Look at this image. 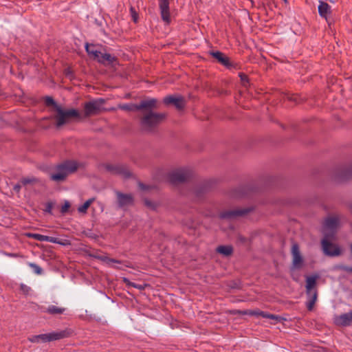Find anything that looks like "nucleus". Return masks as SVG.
Returning <instances> with one entry per match:
<instances>
[{"label":"nucleus","mask_w":352,"mask_h":352,"mask_svg":"<svg viewBox=\"0 0 352 352\" xmlns=\"http://www.w3.org/2000/svg\"><path fill=\"white\" fill-rule=\"evenodd\" d=\"M217 252L225 256H228L232 253V249L230 246H220L217 248Z\"/></svg>","instance_id":"4be33fe9"},{"label":"nucleus","mask_w":352,"mask_h":352,"mask_svg":"<svg viewBox=\"0 0 352 352\" xmlns=\"http://www.w3.org/2000/svg\"><path fill=\"white\" fill-rule=\"evenodd\" d=\"M292 267L299 269L302 266L303 258L300 254L298 245L294 244L292 247Z\"/></svg>","instance_id":"1a4fd4ad"},{"label":"nucleus","mask_w":352,"mask_h":352,"mask_svg":"<svg viewBox=\"0 0 352 352\" xmlns=\"http://www.w3.org/2000/svg\"><path fill=\"white\" fill-rule=\"evenodd\" d=\"M212 55L216 58L221 64L228 66L229 64L228 58L220 52H214Z\"/></svg>","instance_id":"a211bd4d"},{"label":"nucleus","mask_w":352,"mask_h":352,"mask_svg":"<svg viewBox=\"0 0 352 352\" xmlns=\"http://www.w3.org/2000/svg\"><path fill=\"white\" fill-rule=\"evenodd\" d=\"M284 1H285V2H286V1H287V0H284Z\"/></svg>","instance_id":"a19ab883"},{"label":"nucleus","mask_w":352,"mask_h":352,"mask_svg":"<svg viewBox=\"0 0 352 352\" xmlns=\"http://www.w3.org/2000/svg\"><path fill=\"white\" fill-rule=\"evenodd\" d=\"M261 316L263 318H269V316H270V314H267L266 312H261Z\"/></svg>","instance_id":"4c0bfd02"},{"label":"nucleus","mask_w":352,"mask_h":352,"mask_svg":"<svg viewBox=\"0 0 352 352\" xmlns=\"http://www.w3.org/2000/svg\"><path fill=\"white\" fill-rule=\"evenodd\" d=\"M192 175V170L188 167L180 168L173 170L170 177L173 181L182 182L188 179Z\"/></svg>","instance_id":"6e6552de"},{"label":"nucleus","mask_w":352,"mask_h":352,"mask_svg":"<svg viewBox=\"0 0 352 352\" xmlns=\"http://www.w3.org/2000/svg\"><path fill=\"white\" fill-rule=\"evenodd\" d=\"M124 282L126 283L129 285H131L133 287L138 288L140 290L144 289L145 287V285H138L133 283L129 282L126 278L124 279Z\"/></svg>","instance_id":"5701e85b"},{"label":"nucleus","mask_w":352,"mask_h":352,"mask_svg":"<svg viewBox=\"0 0 352 352\" xmlns=\"http://www.w3.org/2000/svg\"><path fill=\"white\" fill-rule=\"evenodd\" d=\"M145 204H146L148 207H149V208H155L156 207V204H154V203H153L152 201H148V200H146V201H145Z\"/></svg>","instance_id":"7c9ffc66"},{"label":"nucleus","mask_w":352,"mask_h":352,"mask_svg":"<svg viewBox=\"0 0 352 352\" xmlns=\"http://www.w3.org/2000/svg\"><path fill=\"white\" fill-rule=\"evenodd\" d=\"M261 311H259L258 309H255V310H248V311H243V314H249V315H254V316H261Z\"/></svg>","instance_id":"b1692460"},{"label":"nucleus","mask_w":352,"mask_h":352,"mask_svg":"<svg viewBox=\"0 0 352 352\" xmlns=\"http://www.w3.org/2000/svg\"><path fill=\"white\" fill-rule=\"evenodd\" d=\"M318 12L322 17L325 19L330 14L331 7L324 1H320L318 6Z\"/></svg>","instance_id":"2eb2a0df"},{"label":"nucleus","mask_w":352,"mask_h":352,"mask_svg":"<svg viewBox=\"0 0 352 352\" xmlns=\"http://www.w3.org/2000/svg\"><path fill=\"white\" fill-rule=\"evenodd\" d=\"M107 168H108L109 170L112 171V172H114V173H120V168H113V167H111V166H107Z\"/></svg>","instance_id":"f704fd0d"},{"label":"nucleus","mask_w":352,"mask_h":352,"mask_svg":"<svg viewBox=\"0 0 352 352\" xmlns=\"http://www.w3.org/2000/svg\"><path fill=\"white\" fill-rule=\"evenodd\" d=\"M347 177H352V170H349L348 173H347Z\"/></svg>","instance_id":"58836bf2"},{"label":"nucleus","mask_w":352,"mask_h":352,"mask_svg":"<svg viewBox=\"0 0 352 352\" xmlns=\"http://www.w3.org/2000/svg\"><path fill=\"white\" fill-rule=\"evenodd\" d=\"M117 196L118 204L122 208L128 207L132 205L133 203V198L129 194H122L118 192Z\"/></svg>","instance_id":"4468645a"},{"label":"nucleus","mask_w":352,"mask_h":352,"mask_svg":"<svg viewBox=\"0 0 352 352\" xmlns=\"http://www.w3.org/2000/svg\"><path fill=\"white\" fill-rule=\"evenodd\" d=\"M130 12H131V17H132L133 21L134 22H137L138 21V14H137V12H135V10L133 8H131Z\"/></svg>","instance_id":"cd10ccee"},{"label":"nucleus","mask_w":352,"mask_h":352,"mask_svg":"<svg viewBox=\"0 0 352 352\" xmlns=\"http://www.w3.org/2000/svg\"><path fill=\"white\" fill-rule=\"evenodd\" d=\"M64 333L62 332H52L38 335L39 342H46L59 340L63 338Z\"/></svg>","instance_id":"f8f14e48"},{"label":"nucleus","mask_w":352,"mask_h":352,"mask_svg":"<svg viewBox=\"0 0 352 352\" xmlns=\"http://www.w3.org/2000/svg\"><path fill=\"white\" fill-rule=\"evenodd\" d=\"M318 276L312 275L306 277V294L307 298V307L308 310H313L317 300L318 294L316 290V282Z\"/></svg>","instance_id":"7ed1b4c3"},{"label":"nucleus","mask_w":352,"mask_h":352,"mask_svg":"<svg viewBox=\"0 0 352 352\" xmlns=\"http://www.w3.org/2000/svg\"><path fill=\"white\" fill-rule=\"evenodd\" d=\"M269 318L273 319V320H276V321H280L281 320V318L280 317H279L278 316H276V315H273V314H270Z\"/></svg>","instance_id":"473e14b6"},{"label":"nucleus","mask_w":352,"mask_h":352,"mask_svg":"<svg viewBox=\"0 0 352 352\" xmlns=\"http://www.w3.org/2000/svg\"><path fill=\"white\" fill-rule=\"evenodd\" d=\"M245 212H246V211H243V210H236V211H233L232 212V215H239V214H244Z\"/></svg>","instance_id":"c9c22d12"},{"label":"nucleus","mask_w":352,"mask_h":352,"mask_svg":"<svg viewBox=\"0 0 352 352\" xmlns=\"http://www.w3.org/2000/svg\"><path fill=\"white\" fill-rule=\"evenodd\" d=\"M240 77H241V81L243 82V85L244 86H246V82H248V78L245 75H240Z\"/></svg>","instance_id":"72a5a7b5"},{"label":"nucleus","mask_w":352,"mask_h":352,"mask_svg":"<svg viewBox=\"0 0 352 352\" xmlns=\"http://www.w3.org/2000/svg\"><path fill=\"white\" fill-rule=\"evenodd\" d=\"M93 201L94 199H89L87 200L82 205L80 206L78 208V212L81 214H85L87 212V210L90 206Z\"/></svg>","instance_id":"aec40b11"},{"label":"nucleus","mask_w":352,"mask_h":352,"mask_svg":"<svg viewBox=\"0 0 352 352\" xmlns=\"http://www.w3.org/2000/svg\"><path fill=\"white\" fill-rule=\"evenodd\" d=\"M109 263H116L117 262L114 260H109Z\"/></svg>","instance_id":"ea45409f"},{"label":"nucleus","mask_w":352,"mask_h":352,"mask_svg":"<svg viewBox=\"0 0 352 352\" xmlns=\"http://www.w3.org/2000/svg\"><path fill=\"white\" fill-rule=\"evenodd\" d=\"M86 51L89 56L103 64H109L113 62L114 57L107 53H102L94 45L86 44Z\"/></svg>","instance_id":"423d86ee"},{"label":"nucleus","mask_w":352,"mask_h":352,"mask_svg":"<svg viewBox=\"0 0 352 352\" xmlns=\"http://www.w3.org/2000/svg\"><path fill=\"white\" fill-rule=\"evenodd\" d=\"M157 104V100L155 98H148L141 102L138 105L139 109H151L155 107Z\"/></svg>","instance_id":"f3484780"},{"label":"nucleus","mask_w":352,"mask_h":352,"mask_svg":"<svg viewBox=\"0 0 352 352\" xmlns=\"http://www.w3.org/2000/svg\"><path fill=\"white\" fill-rule=\"evenodd\" d=\"M29 265L34 270L36 274H41L42 272L41 268L34 263H30Z\"/></svg>","instance_id":"393cba45"},{"label":"nucleus","mask_w":352,"mask_h":352,"mask_svg":"<svg viewBox=\"0 0 352 352\" xmlns=\"http://www.w3.org/2000/svg\"><path fill=\"white\" fill-rule=\"evenodd\" d=\"M64 311L63 308L57 307L54 305H50L47 309V312L51 314H60L63 313Z\"/></svg>","instance_id":"412c9836"},{"label":"nucleus","mask_w":352,"mask_h":352,"mask_svg":"<svg viewBox=\"0 0 352 352\" xmlns=\"http://www.w3.org/2000/svg\"><path fill=\"white\" fill-rule=\"evenodd\" d=\"M337 269H340L342 270H344L346 272H352V267L344 266V265H340L336 267Z\"/></svg>","instance_id":"c756f323"},{"label":"nucleus","mask_w":352,"mask_h":352,"mask_svg":"<svg viewBox=\"0 0 352 352\" xmlns=\"http://www.w3.org/2000/svg\"><path fill=\"white\" fill-rule=\"evenodd\" d=\"M69 207H70L69 202L67 201H65L64 204L61 207V212H63V213L66 212L68 210V209L69 208Z\"/></svg>","instance_id":"bb28decb"},{"label":"nucleus","mask_w":352,"mask_h":352,"mask_svg":"<svg viewBox=\"0 0 352 352\" xmlns=\"http://www.w3.org/2000/svg\"><path fill=\"white\" fill-rule=\"evenodd\" d=\"M339 221L337 217L327 218L323 226V238L321 241L323 253L328 256H339L342 253V250L333 241L336 239V231L338 227Z\"/></svg>","instance_id":"f257e3e1"},{"label":"nucleus","mask_w":352,"mask_h":352,"mask_svg":"<svg viewBox=\"0 0 352 352\" xmlns=\"http://www.w3.org/2000/svg\"><path fill=\"white\" fill-rule=\"evenodd\" d=\"M334 322L339 326H349L352 323V311L336 316Z\"/></svg>","instance_id":"9b49d317"},{"label":"nucleus","mask_w":352,"mask_h":352,"mask_svg":"<svg viewBox=\"0 0 352 352\" xmlns=\"http://www.w3.org/2000/svg\"><path fill=\"white\" fill-rule=\"evenodd\" d=\"M29 340L32 342H39L38 335L33 336L29 338Z\"/></svg>","instance_id":"2f4dec72"},{"label":"nucleus","mask_w":352,"mask_h":352,"mask_svg":"<svg viewBox=\"0 0 352 352\" xmlns=\"http://www.w3.org/2000/svg\"><path fill=\"white\" fill-rule=\"evenodd\" d=\"M27 236L39 241L56 242L54 237L45 236L40 234L29 233Z\"/></svg>","instance_id":"dca6fc26"},{"label":"nucleus","mask_w":352,"mask_h":352,"mask_svg":"<svg viewBox=\"0 0 352 352\" xmlns=\"http://www.w3.org/2000/svg\"><path fill=\"white\" fill-rule=\"evenodd\" d=\"M118 108L126 111H135L139 110L138 105L130 103L118 105Z\"/></svg>","instance_id":"6ab92c4d"},{"label":"nucleus","mask_w":352,"mask_h":352,"mask_svg":"<svg viewBox=\"0 0 352 352\" xmlns=\"http://www.w3.org/2000/svg\"><path fill=\"white\" fill-rule=\"evenodd\" d=\"M52 204H48L46 206V209H45V211L47 212H51L52 211Z\"/></svg>","instance_id":"e433bc0d"},{"label":"nucleus","mask_w":352,"mask_h":352,"mask_svg":"<svg viewBox=\"0 0 352 352\" xmlns=\"http://www.w3.org/2000/svg\"><path fill=\"white\" fill-rule=\"evenodd\" d=\"M77 169L76 163L68 162L58 166L55 173L51 174V179L56 182L63 181L68 175L74 173Z\"/></svg>","instance_id":"39448f33"},{"label":"nucleus","mask_w":352,"mask_h":352,"mask_svg":"<svg viewBox=\"0 0 352 352\" xmlns=\"http://www.w3.org/2000/svg\"><path fill=\"white\" fill-rule=\"evenodd\" d=\"M164 103L166 104H173L178 109H181L184 107V100L183 97L179 95L168 96L164 98Z\"/></svg>","instance_id":"9d476101"},{"label":"nucleus","mask_w":352,"mask_h":352,"mask_svg":"<svg viewBox=\"0 0 352 352\" xmlns=\"http://www.w3.org/2000/svg\"><path fill=\"white\" fill-rule=\"evenodd\" d=\"M55 240L56 241V242H53L54 243H58V244H60V245H66L67 244H69V242L67 240H59L56 238H55Z\"/></svg>","instance_id":"c85d7f7f"},{"label":"nucleus","mask_w":352,"mask_h":352,"mask_svg":"<svg viewBox=\"0 0 352 352\" xmlns=\"http://www.w3.org/2000/svg\"><path fill=\"white\" fill-rule=\"evenodd\" d=\"M164 113H155L150 112L145 115L142 120V125L144 128L149 129L160 122H162L165 118Z\"/></svg>","instance_id":"0eeeda50"},{"label":"nucleus","mask_w":352,"mask_h":352,"mask_svg":"<svg viewBox=\"0 0 352 352\" xmlns=\"http://www.w3.org/2000/svg\"><path fill=\"white\" fill-rule=\"evenodd\" d=\"M45 102L47 104L54 105V109L56 111L54 116L56 122V125L58 126H60L63 124L69 122L73 119V118H80V116L79 111L76 109H71L65 110L62 109L60 106L56 105L52 98H46Z\"/></svg>","instance_id":"f03ea898"},{"label":"nucleus","mask_w":352,"mask_h":352,"mask_svg":"<svg viewBox=\"0 0 352 352\" xmlns=\"http://www.w3.org/2000/svg\"><path fill=\"white\" fill-rule=\"evenodd\" d=\"M104 104V100L102 98L93 99L86 102L83 105V114L81 115L80 113V118H76L80 120L82 118H87L98 114L103 110Z\"/></svg>","instance_id":"20e7f679"},{"label":"nucleus","mask_w":352,"mask_h":352,"mask_svg":"<svg viewBox=\"0 0 352 352\" xmlns=\"http://www.w3.org/2000/svg\"><path fill=\"white\" fill-rule=\"evenodd\" d=\"M21 290L25 294H28L31 290L30 287L24 284L21 285Z\"/></svg>","instance_id":"a878e982"},{"label":"nucleus","mask_w":352,"mask_h":352,"mask_svg":"<svg viewBox=\"0 0 352 352\" xmlns=\"http://www.w3.org/2000/svg\"><path fill=\"white\" fill-rule=\"evenodd\" d=\"M161 16L164 21L170 22L169 2L168 0H159Z\"/></svg>","instance_id":"ddd939ff"}]
</instances>
